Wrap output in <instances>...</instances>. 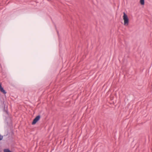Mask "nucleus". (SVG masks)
Wrapping results in <instances>:
<instances>
[{
    "instance_id": "nucleus-1",
    "label": "nucleus",
    "mask_w": 152,
    "mask_h": 152,
    "mask_svg": "<svg viewBox=\"0 0 152 152\" xmlns=\"http://www.w3.org/2000/svg\"><path fill=\"white\" fill-rule=\"evenodd\" d=\"M124 15L123 16V19L124 21V25L127 26L129 24V19L127 15L125 12L123 13Z\"/></svg>"
},
{
    "instance_id": "nucleus-2",
    "label": "nucleus",
    "mask_w": 152,
    "mask_h": 152,
    "mask_svg": "<svg viewBox=\"0 0 152 152\" xmlns=\"http://www.w3.org/2000/svg\"><path fill=\"white\" fill-rule=\"evenodd\" d=\"M40 118V115L37 116L33 120L32 122V125L35 124L38 121Z\"/></svg>"
},
{
    "instance_id": "nucleus-3",
    "label": "nucleus",
    "mask_w": 152,
    "mask_h": 152,
    "mask_svg": "<svg viewBox=\"0 0 152 152\" xmlns=\"http://www.w3.org/2000/svg\"><path fill=\"white\" fill-rule=\"evenodd\" d=\"M0 91L4 94H5L7 93V92L2 87L1 83H0Z\"/></svg>"
},
{
    "instance_id": "nucleus-4",
    "label": "nucleus",
    "mask_w": 152,
    "mask_h": 152,
    "mask_svg": "<svg viewBox=\"0 0 152 152\" xmlns=\"http://www.w3.org/2000/svg\"><path fill=\"white\" fill-rule=\"evenodd\" d=\"M3 111L4 112H5L6 114H7V115H8V111L7 109H7H6L5 105H4V108L3 109Z\"/></svg>"
},
{
    "instance_id": "nucleus-5",
    "label": "nucleus",
    "mask_w": 152,
    "mask_h": 152,
    "mask_svg": "<svg viewBox=\"0 0 152 152\" xmlns=\"http://www.w3.org/2000/svg\"><path fill=\"white\" fill-rule=\"evenodd\" d=\"M140 4L142 5H143L145 4V0H140Z\"/></svg>"
},
{
    "instance_id": "nucleus-6",
    "label": "nucleus",
    "mask_w": 152,
    "mask_h": 152,
    "mask_svg": "<svg viewBox=\"0 0 152 152\" xmlns=\"http://www.w3.org/2000/svg\"><path fill=\"white\" fill-rule=\"evenodd\" d=\"M3 138V136L0 135V141Z\"/></svg>"
}]
</instances>
